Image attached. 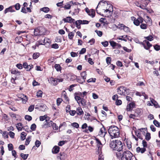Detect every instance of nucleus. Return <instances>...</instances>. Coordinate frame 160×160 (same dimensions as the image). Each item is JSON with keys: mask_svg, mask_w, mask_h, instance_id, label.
Wrapping results in <instances>:
<instances>
[{"mask_svg": "<svg viewBox=\"0 0 160 160\" xmlns=\"http://www.w3.org/2000/svg\"><path fill=\"white\" fill-rule=\"evenodd\" d=\"M109 145L113 150L117 151L119 152L123 149V143L119 140H116L110 141Z\"/></svg>", "mask_w": 160, "mask_h": 160, "instance_id": "f257e3e1", "label": "nucleus"}, {"mask_svg": "<svg viewBox=\"0 0 160 160\" xmlns=\"http://www.w3.org/2000/svg\"><path fill=\"white\" fill-rule=\"evenodd\" d=\"M108 132L112 139L118 138L119 137L120 130L116 126L112 125L109 127L108 129Z\"/></svg>", "mask_w": 160, "mask_h": 160, "instance_id": "f03ea898", "label": "nucleus"}, {"mask_svg": "<svg viewBox=\"0 0 160 160\" xmlns=\"http://www.w3.org/2000/svg\"><path fill=\"white\" fill-rule=\"evenodd\" d=\"M118 158H121V160H132L133 157L132 154L129 151H124L122 154L120 152L116 153Z\"/></svg>", "mask_w": 160, "mask_h": 160, "instance_id": "7ed1b4c3", "label": "nucleus"}, {"mask_svg": "<svg viewBox=\"0 0 160 160\" xmlns=\"http://www.w3.org/2000/svg\"><path fill=\"white\" fill-rule=\"evenodd\" d=\"M118 94L121 95H126L129 93V89L123 86H120L117 89Z\"/></svg>", "mask_w": 160, "mask_h": 160, "instance_id": "20e7f679", "label": "nucleus"}, {"mask_svg": "<svg viewBox=\"0 0 160 160\" xmlns=\"http://www.w3.org/2000/svg\"><path fill=\"white\" fill-rule=\"evenodd\" d=\"M140 44L142 45L144 48L147 50H148L150 53L152 51L149 49L152 46V45L147 40H144L142 42H139Z\"/></svg>", "mask_w": 160, "mask_h": 160, "instance_id": "39448f33", "label": "nucleus"}, {"mask_svg": "<svg viewBox=\"0 0 160 160\" xmlns=\"http://www.w3.org/2000/svg\"><path fill=\"white\" fill-rule=\"evenodd\" d=\"M132 19H134L133 23L137 26H138L139 25L140 23H142L143 22V19L141 17H139L137 19H136L135 17H132Z\"/></svg>", "mask_w": 160, "mask_h": 160, "instance_id": "423d86ee", "label": "nucleus"}, {"mask_svg": "<svg viewBox=\"0 0 160 160\" xmlns=\"http://www.w3.org/2000/svg\"><path fill=\"white\" fill-rule=\"evenodd\" d=\"M19 99H16V101L22 100V102L23 103H26L28 99L27 96L23 94H21L19 95Z\"/></svg>", "mask_w": 160, "mask_h": 160, "instance_id": "0eeeda50", "label": "nucleus"}, {"mask_svg": "<svg viewBox=\"0 0 160 160\" xmlns=\"http://www.w3.org/2000/svg\"><path fill=\"white\" fill-rule=\"evenodd\" d=\"M107 132L106 129L104 127L101 128L98 132L99 135L102 137H104Z\"/></svg>", "mask_w": 160, "mask_h": 160, "instance_id": "6e6552de", "label": "nucleus"}, {"mask_svg": "<svg viewBox=\"0 0 160 160\" xmlns=\"http://www.w3.org/2000/svg\"><path fill=\"white\" fill-rule=\"evenodd\" d=\"M49 82L52 85H56L58 83V79L51 77L48 80Z\"/></svg>", "mask_w": 160, "mask_h": 160, "instance_id": "1a4fd4ad", "label": "nucleus"}, {"mask_svg": "<svg viewBox=\"0 0 160 160\" xmlns=\"http://www.w3.org/2000/svg\"><path fill=\"white\" fill-rule=\"evenodd\" d=\"M24 68L26 69L27 71H30L32 68H33V66L32 64L28 65L27 63L24 62L23 64Z\"/></svg>", "mask_w": 160, "mask_h": 160, "instance_id": "9d476101", "label": "nucleus"}, {"mask_svg": "<svg viewBox=\"0 0 160 160\" xmlns=\"http://www.w3.org/2000/svg\"><path fill=\"white\" fill-rule=\"evenodd\" d=\"M62 20L65 22L71 23L74 22L75 20L71 18V17H67L66 18H64Z\"/></svg>", "mask_w": 160, "mask_h": 160, "instance_id": "9b49d317", "label": "nucleus"}, {"mask_svg": "<svg viewBox=\"0 0 160 160\" xmlns=\"http://www.w3.org/2000/svg\"><path fill=\"white\" fill-rule=\"evenodd\" d=\"M72 4H73V2L72 1L69 2L65 5L63 8L66 9H69L72 5Z\"/></svg>", "mask_w": 160, "mask_h": 160, "instance_id": "f8f14e48", "label": "nucleus"}, {"mask_svg": "<svg viewBox=\"0 0 160 160\" xmlns=\"http://www.w3.org/2000/svg\"><path fill=\"white\" fill-rule=\"evenodd\" d=\"M135 104L134 103H130L127 106V110L128 111H130L134 107Z\"/></svg>", "mask_w": 160, "mask_h": 160, "instance_id": "ddd939ff", "label": "nucleus"}, {"mask_svg": "<svg viewBox=\"0 0 160 160\" xmlns=\"http://www.w3.org/2000/svg\"><path fill=\"white\" fill-rule=\"evenodd\" d=\"M59 150L60 148L58 146H55L53 148L52 150V152L54 154L57 153L59 151Z\"/></svg>", "mask_w": 160, "mask_h": 160, "instance_id": "4468645a", "label": "nucleus"}, {"mask_svg": "<svg viewBox=\"0 0 160 160\" xmlns=\"http://www.w3.org/2000/svg\"><path fill=\"white\" fill-rule=\"evenodd\" d=\"M61 97L62 98H63L65 101H68L69 98L67 95V93L65 91H63L61 94Z\"/></svg>", "mask_w": 160, "mask_h": 160, "instance_id": "2eb2a0df", "label": "nucleus"}, {"mask_svg": "<svg viewBox=\"0 0 160 160\" xmlns=\"http://www.w3.org/2000/svg\"><path fill=\"white\" fill-rule=\"evenodd\" d=\"M76 112V113H77V114L78 115H83L84 114L83 111H82L81 108L80 107H78L77 108Z\"/></svg>", "mask_w": 160, "mask_h": 160, "instance_id": "dca6fc26", "label": "nucleus"}, {"mask_svg": "<svg viewBox=\"0 0 160 160\" xmlns=\"http://www.w3.org/2000/svg\"><path fill=\"white\" fill-rule=\"evenodd\" d=\"M146 151L145 148H140V147H138L136 148V151L138 153L140 152L141 153H143Z\"/></svg>", "mask_w": 160, "mask_h": 160, "instance_id": "f3484780", "label": "nucleus"}, {"mask_svg": "<svg viewBox=\"0 0 160 160\" xmlns=\"http://www.w3.org/2000/svg\"><path fill=\"white\" fill-rule=\"evenodd\" d=\"M13 7V6H12L8 8H6L4 11V13L6 14L8 12H15V11L12 9Z\"/></svg>", "mask_w": 160, "mask_h": 160, "instance_id": "a211bd4d", "label": "nucleus"}, {"mask_svg": "<svg viewBox=\"0 0 160 160\" xmlns=\"http://www.w3.org/2000/svg\"><path fill=\"white\" fill-rule=\"evenodd\" d=\"M82 20H77L75 22V24L77 28L78 29H80L81 28L80 24H81Z\"/></svg>", "mask_w": 160, "mask_h": 160, "instance_id": "6ab92c4d", "label": "nucleus"}, {"mask_svg": "<svg viewBox=\"0 0 160 160\" xmlns=\"http://www.w3.org/2000/svg\"><path fill=\"white\" fill-rule=\"evenodd\" d=\"M59 154L61 156L60 158L61 160H64L67 158V154L64 153H60Z\"/></svg>", "mask_w": 160, "mask_h": 160, "instance_id": "aec40b11", "label": "nucleus"}, {"mask_svg": "<svg viewBox=\"0 0 160 160\" xmlns=\"http://www.w3.org/2000/svg\"><path fill=\"white\" fill-rule=\"evenodd\" d=\"M126 144L128 149L130 150L132 147V143L131 141L128 140H127L126 141Z\"/></svg>", "mask_w": 160, "mask_h": 160, "instance_id": "412c9836", "label": "nucleus"}, {"mask_svg": "<svg viewBox=\"0 0 160 160\" xmlns=\"http://www.w3.org/2000/svg\"><path fill=\"white\" fill-rule=\"evenodd\" d=\"M47 108V106L45 104H42L39 106V110L42 111H45Z\"/></svg>", "mask_w": 160, "mask_h": 160, "instance_id": "4be33fe9", "label": "nucleus"}, {"mask_svg": "<svg viewBox=\"0 0 160 160\" xmlns=\"http://www.w3.org/2000/svg\"><path fill=\"white\" fill-rule=\"evenodd\" d=\"M16 127L18 131H21L23 128L22 124L21 123H18L16 125Z\"/></svg>", "mask_w": 160, "mask_h": 160, "instance_id": "5701e85b", "label": "nucleus"}, {"mask_svg": "<svg viewBox=\"0 0 160 160\" xmlns=\"http://www.w3.org/2000/svg\"><path fill=\"white\" fill-rule=\"evenodd\" d=\"M87 74L86 72L85 71L82 72L81 73V78L82 79L85 80L86 79Z\"/></svg>", "mask_w": 160, "mask_h": 160, "instance_id": "b1692460", "label": "nucleus"}, {"mask_svg": "<svg viewBox=\"0 0 160 160\" xmlns=\"http://www.w3.org/2000/svg\"><path fill=\"white\" fill-rule=\"evenodd\" d=\"M54 68L57 71H60L61 70L62 68L59 64H55Z\"/></svg>", "mask_w": 160, "mask_h": 160, "instance_id": "393cba45", "label": "nucleus"}, {"mask_svg": "<svg viewBox=\"0 0 160 160\" xmlns=\"http://www.w3.org/2000/svg\"><path fill=\"white\" fill-rule=\"evenodd\" d=\"M27 134L24 132H22L21 134V139L22 140H24L26 138Z\"/></svg>", "mask_w": 160, "mask_h": 160, "instance_id": "a878e982", "label": "nucleus"}, {"mask_svg": "<svg viewBox=\"0 0 160 160\" xmlns=\"http://www.w3.org/2000/svg\"><path fill=\"white\" fill-rule=\"evenodd\" d=\"M151 102L153 105L156 107L157 108L158 107V104L157 102L155 101L154 99L152 98H151Z\"/></svg>", "mask_w": 160, "mask_h": 160, "instance_id": "bb28decb", "label": "nucleus"}, {"mask_svg": "<svg viewBox=\"0 0 160 160\" xmlns=\"http://www.w3.org/2000/svg\"><path fill=\"white\" fill-rule=\"evenodd\" d=\"M76 79L77 82L80 83H83L85 82V80H84L79 77L77 78Z\"/></svg>", "mask_w": 160, "mask_h": 160, "instance_id": "cd10ccee", "label": "nucleus"}, {"mask_svg": "<svg viewBox=\"0 0 160 160\" xmlns=\"http://www.w3.org/2000/svg\"><path fill=\"white\" fill-rule=\"evenodd\" d=\"M141 109H137L136 110L134 114L136 115L137 117L140 115Z\"/></svg>", "mask_w": 160, "mask_h": 160, "instance_id": "c85d7f7f", "label": "nucleus"}, {"mask_svg": "<svg viewBox=\"0 0 160 160\" xmlns=\"http://www.w3.org/2000/svg\"><path fill=\"white\" fill-rule=\"evenodd\" d=\"M89 16L93 18L95 16V11L94 9H92L90 10V12L88 14Z\"/></svg>", "mask_w": 160, "mask_h": 160, "instance_id": "c756f323", "label": "nucleus"}, {"mask_svg": "<svg viewBox=\"0 0 160 160\" xmlns=\"http://www.w3.org/2000/svg\"><path fill=\"white\" fill-rule=\"evenodd\" d=\"M12 74H17L19 75L20 74V72L18 71L17 70H12L11 72Z\"/></svg>", "mask_w": 160, "mask_h": 160, "instance_id": "7c9ffc66", "label": "nucleus"}, {"mask_svg": "<svg viewBox=\"0 0 160 160\" xmlns=\"http://www.w3.org/2000/svg\"><path fill=\"white\" fill-rule=\"evenodd\" d=\"M41 10L47 13L49 11V8L48 7H45L41 8Z\"/></svg>", "mask_w": 160, "mask_h": 160, "instance_id": "2f4dec72", "label": "nucleus"}, {"mask_svg": "<svg viewBox=\"0 0 160 160\" xmlns=\"http://www.w3.org/2000/svg\"><path fill=\"white\" fill-rule=\"evenodd\" d=\"M80 103H81L82 105L83 106H85L86 105V101L85 99L83 98H82L81 100L80 101Z\"/></svg>", "mask_w": 160, "mask_h": 160, "instance_id": "473e14b6", "label": "nucleus"}, {"mask_svg": "<svg viewBox=\"0 0 160 160\" xmlns=\"http://www.w3.org/2000/svg\"><path fill=\"white\" fill-rule=\"evenodd\" d=\"M144 38L150 41H152L153 39V38L151 35H149L147 37H144Z\"/></svg>", "mask_w": 160, "mask_h": 160, "instance_id": "72a5a7b5", "label": "nucleus"}, {"mask_svg": "<svg viewBox=\"0 0 160 160\" xmlns=\"http://www.w3.org/2000/svg\"><path fill=\"white\" fill-rule=\"evenodd\" d=\"M74 35V32H69L68 34V38L69 39L72 40Z\"/></svg>", "mask_w": 160, "mask_h": 160, "instance_id": "f704fd0d", "label": "nucleus"}, {"mask_svg": "<svg viewBox=\"0 0 160 160\" xmlns=\"http://www.w3.org/2000/svg\"><path fill=\"white\" fill-rule=\"evenodd\" d=\"M153 123L154 125L157 127H160V123L156 120H154L153 121Z\"/></svg>", "mask_w": 160, "mask_h": 160, "instance_id": "c9c22d12", "label": "nucleus"}, {"mask_svg": "<svg viewBox=\"0 0 160 160\" xmlns=\"http://www.w3.org/2000/svg\"><path fill=\"white\" fill-rule=\"evenodd\" d=\"M151 138V134L149 132H147L145 135V139L147 141H149Z\"/></svg>", "mask_w": 160, "mask_h": 160, "instance_id": "e433bc0d", "label": "nucleus"}, {"mask_svg": "<svg viewBox=\"0 0 160 160\" xmlns=\"http://www.w3.org/2000/svg\"><path fill=\"white\" fill-rule=\"evenodd\" d=\"M28 154H24L23 153H21L20 154L21 157L24 160H26L28 158Z\"/></svg>", "mask_w": 160, "mask_h": 160, "instance_id": "4c0bfd02", "label": "nucleus"}, {"mask_svg": "<svg viewBox=\"0 0 160 160\" xmlns=\"http://www.w3.org/2000/svg\"><path fill=\"white\" fill-rule=\"evenodd\" d=\"M6 103L8 105H12V106L14 105L15 104V103H14V101H12V100L7 101L6 102Z\"/></svg>", "mask_w": 160, "mask_h": 160, "instance_id": "58836bf2", "label": "nucleus"}, {"mask_svg": "<svg viewBox=\"0 0 160 160\" xmlns=\"http://www.w3.org/2000/svg\"><path fill=\"white\" fill-rule=\"evenodd\" d=\"M43 44L44 45L46 43H48L49 44L51 42L50 40L47 38H45L43 40Z\"/></svg>", "mask_w": 160, "mask_h": 160, "instance_id": "ea45409f", "label": "nucleus"}, {"mask_svg": "<svg viewBox=\"0 0 160 160\" xmlns=\"http://www.w3.org/2000/svg\"><path fill=\"white\" fill-rule=\"evenodd\" d=\"M75 99L77 101V102L79 104L80 103V101L81 99V98L80 97L78 96H75Z\"/></svg>", "mask_w": 160, "mask_h": 160, "instance_id": "a19ab883", "label": "nucleus"}, {"mask_svg": "<svg viewBox=\"0 0 160 160\" xmlns=\"http://www.w3.org/2000/svg\"><path fill=\"white\" fill-rule=\"evenodd\" d=\"M140 25V27L141 29H145L147 28V25L145 23H142Z\"/></svg>", "mask_w": 160, "mask_h": 160, "instance_id": "79ce46f5", "label": "nucleus"}, {"mask_svg": "<svg viewBox=\"0 0 160 160\" xmlns=\"http://www.w3.org/2000/svg\"><path fill=\"white\" fill-rule=\"evenodd\" d=\"M39 56V53L38 52H35L34 53L33 55V58L34 59L37 58Z\"/></svg>", "mask_w": 160, "mask_h": 160, "instance_id": "37998d69", "label": "nucleus"}, {"mask_svg": "<svg viewBox=\"0 0 160 160\" xmlns=\"http://www.w3.org/2000/svg\"><path fill=\"white\" fill-rule=\"evenodd\" d=\"M23 128L24 130L28 132H31V131L29 129V128L28 126H24L23 127Z\"/></svg>", "mask_w": 160, "mask_h": 160, "instance_id": "c03bdc74", "label": "nucleus"}, {"mask_svg": "<svg viewBox=\"0 0 160 160\" xmlns=\"http://www.w3.org/2000/svg\"><path fill=\"white\" fill-rule=\"evenodd\" d=\"M25 118L26 120L28 121H30L32 119V117L29 115H26L25 116Z\"/></svg>", "mask_w": 160, "mask_h": 160, "instance_id": "a18cd8bd", "label": "nucleus"}, {"mask_svg": "<svg viewBox=\"0 0 160 160\" xmlns=\"http://www.w3.org/2000/svg\"><path fill=\"white\" fill-rule=\"evenodd\" d=\"M31 139V136H29L26 139V141L25 142V145H28L29 143L30 142V141Z\"/></svg>", "mask_w": 160, "mask_h": 160, "instance_id": "49530a36", "label": "nucleus"}, {"mask_svg": "<svg viewBox=\"0 0 160 160\" xmlns=\"http://www.w3.org/2000/svg\"><path fill=\"white\" fill-rule=\"evenodd\" d=\"M62 99L60 98H57V105L58 106L62 102Z\"/></svg>", "mask_w": 160, "mask_h": 160, "instance_id": "de8ad7c7", "label": "nucleus"}, {"mask_svg": "<svg viewBox=\"0 0 160 160\" xmlns=\"http://www.w3.org/2000/svg\"><path fill=\"white\" fill-rule=\"evenodd\" d=\"M48 122L47 120L44 122L43 124L42 125V128H47V126L48 125Z\"/></svg>", "mask_w": 160, "mask_h": 160, "instance_id": "09e8293b", "label": "nucleus"}, {"mask_svg": "<svg viewBox=\"0 0 160 160\" xmlns=\"http://www.w3.org/2000/svg\"><path fill=\"white\" fill-rule=\"evenodd\" d=\"M116 42L113 41L110 42V45L113 47V48H114L115 47V45H116Z\"/></svg>", "mask_w": 160, "mask_h": 160, "instance_id": "8fccbe9b", "label": "nucleus"}, {"mask_svg": "<svg viewBox=\"0 0 160 160\" xmlns=\"http://www.w3.org/2000/svg\"><path fill=\"white\" fill-rule=\"evenodd\" d=\"M71 125L74 128H78L79 127V125L77 122H73L71 124Z\"/></svg>", "mask_w": 160, "mask_h": 160, "instance_id": "3c124183", "label": "nucleus"}, {"mask_svg": "<svg viewBox=\"0 0 160 160\" xmlns=\"http://www.w3.org/2000/svg\"><path fill=\"white\" fill-rule=\"evenodd\" d=\"M154 48L155 50L157 51H158L160 50V46L156 44L154 46Z\"/></svg>", "mask_w": 160, "mask_h": 160, "instance_id": "603ef678", "label": "nucleus"}, {"mask_svg": "<svg viewBox=\"0 0 160 160\" xmlns=\"http://www.w3.org/2000/svg\"><path fill=\"white\" fill-rule=\"evenodd\" d=\"M36 128V126L35 124H32L30 127V129L32 130V131H34L35 130Z\"/></svg>", "mask_w": 160, "mask_h": 160, "instance_id": "864d4df0", "label": "nucleus"}, {"mask_svg": "<svg viewBox=\"0 0 160 160\" xmlns=\"http://www.w3.org/2000/svg\"><path fill=\"white\" fill-rule=\"evenodd\" d=\"M41 143L38 140H36L35 143L36 146L37 148L40 146Z\"/></svg>", "mask_w": 160, "mask_h": 160, "instance_id": "5fc2aeb1", "label": "nucleus"}, {"mask_svg": "<svg viewBox=\"0 0 160 160\" xmlns=\"http://www.w3.org/2000/svg\"><path fill=\"white\" fill-rule=\"evenodd\" d=\"M34 107V106L33 105H30L28 108V110L29 111L31 112L33 111Z\"/></svg>", "mask_w": 160, "mask_h": 160, "instance_id": "6e6d98bb", "label": "nucleus"}, {"mask_svg": "<svg viewBox=\"0 0 160 160\" xmlns=\"http://www.w3.org/2000/svg\"><path fill=\"white\" fill-rule=\"evenodd\" d=\"M14 7L15 8V9L17 10H19L20 8V5L19 3H17L15 5Z\"/></svg>", "mask_w": 160, "mask_h": 160, "instance_id": "4d7b16f0", "label": "nucleus"}, {"mask_svg": "<svg viewBox=\"0 0 160 160\" xmlns=\"http://www.w3.org/2000/svg\"><path fill=\"white\" fill-rule=\"evenodd\" d=\"M42 92L40 90L37 92V96L38 97H42Z\"/></svg>", "mask_w": 160, "mask_h": 160, "instance_id": "13d9d810", "label": "nucleus"}, {"mask_svg": "<svg viewBox=\"0 0 160 160\" xmlns=\"http://www.w3.org/2000/svg\"><path fill=\"white\" fill-rule=\"evenodd\" d=\"M77 85L76 84H72L69 86V87L68 88V90L69 91L71 92L73 90V88L75 86Z\"/></svg>", "mask_w": 160, "mask_h": 160, "instance_id": "bf43d9fd", "label": "nucleus"}, {"mask_svg": "<svg viewBox=\"0 0 160 160\" xmlns=\"http://www.w3.org/2000/svg\"><path fill=\"white\" fill-rule=\"evenodd\" d=\"M125 25L123 24H119L118 28L120 29H122Z\"/></svg>", "mask_w": 160, "mask_h": 160, "instance_id": "052dcab7", "label": "nucleus"}, {"mask_svg": "<svg viewBox=\"0 0 160 160\" xmlns=\"http://www.w3.org/2000/svg\"><path fill=\"white\" fill-rule=\"evenodd\" d=\"M111 58L110 57H108L106 59L107 63L108 65L111 63Z\"/></svg>", "mask_w": 160, "mask_h": 160, "instance_id": "680f3d73", "label": "nucleus"}, {"mask_svg": "<svg viewBox=\"0 0 160 160\" xmlns=\"http://www.w3.org/2000/svg\"><path fill=\"white\" fill-rule=\"evenodd\" d=\"M137 116L135 114H131L129 115V117L130 118H132L133 119H135L136 117H137Z\"/></svg>", "mask_w": 160, "mask_h": 160, "instance_id": "e2e57ef3", "label": "nucleus"}, {"mask_svg": "<svg viewBox=\"0 0 160 160\" xmlns=\"http://www.w3.org/2000/svg\"><path fill=\"white\" fill-rule=\"evenodd\" d=\"M8 134H9V135L10 137L11 138H14V137L15 134L13 132L10 131V132H9Z\"/></svg>", "mask_w": 160, "mask_h": 160, "instance_id": "0e129e2a", "label": "nucleus"}, {"mask_svg": "<svg viewBox=\"0 0 160 160\" xmlns=\"http://www.w3.org/2000/svg\"><path fill=\"white\" fill-rule=\"evenodd\" d=\"M96 81L95 78H91L87 80V82H95Z\"/></svg>", "mask_w": 160, "mask_h": 160, "instance_id": "69168bd1", "label": "nucleus"}, {"mask_svg": "<svg viewBox=\"0 0 160 160\" xmlns=\"http://www.w3.org/2000/svg\"><path fill=\"white\" fill-rule=\"evenodd\" d=\"M122 103V101L120 100L117 99L116 102V104L117 105H120Z\"/></svg>", "mask_w": 160, "mask_h": 160, "instance_id": "338daca9", "label": "nucleus"}, {"mask_svg": "<svg viewBox=\"0 0 160 160\" xmlns=\"http://www.w3.org/2000/svg\"><path fill=\"white\" fill-rule=\"evenodd\" d=\"M2 136L5 138H8L7 132H3Z\"/></svg>", "mask_w": 160, "mask_h": 160, "instance_id": "774afa93", "label": "nucleus"}]
</instances>
